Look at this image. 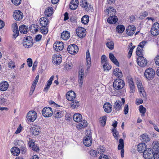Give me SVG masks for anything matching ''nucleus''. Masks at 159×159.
<instances>
[{"instance_id": "obj_1", "label": "nucleus", "mask_w": 159, "mask_h": 159, "mask_svg": "<svg viewBox=\"0 0 159 159\" xmlns=\"http://www.w3.org/2000/svg\"><path fill=\"white\" fill-rule=\"evenodd\" d=\"M125 85L124 81L120 78L117 79L115 80L113 84L114 88L117 90L122 89Z\"/></svg>"}, {"instance_id": "obj_2", "label": "nucleus", "mask_w": 159, "mask_h": 159, "mask_svg": "<svg viewBox=\"0 0 159 159\" xmlns=\"http://www.w3.org/2000/svg\"><path fill=\"white\" fill-rule=\"evenodd\" d=\"M155 73V71L153 69L149 68L145 70L144 75L145 78L150 80L154 78Z\"/></svg>"}, {"instance_id": "obj_3", "label": "nucleus", "mask_w": 159, "mask_h": 159, "mask_svg": "<svg viewBox=\"0 0 159 159\" xmlns=\"http://www.w3.org/2000/svg\"><path fill=\"white\" fill-rule=\"evenodd\" d=\"M154 152L152 148H147L144 151L143 157L146 159H152Z\"/></svg>"}, {"instance_id": "obj_4", "label": "nucleus", "mask_w": 159, "mask_h": 159, "mask_svg": "<svg viewBox=\"0 0 159 159\" xmlns=\"http://www.w3.org/2000/svg\"><path fill=\"white\" fill-rule=\"evenodd\" d=\"M23 40V44L25 48H30L33 45V39L31 37L28 36L26 37Z\"/></svg>"}, {"instance_id": "obj_5", "label": "nucleus", "mask_w": 159, "mask_h": 159, "mask_svg": "<svg viewBox=\"0 0 159 159\" xmlns=\"http://www.w3.org/2000/svg\"><path fill=\"white\" fill-rule=\"evenodd\" d=\"M37 117V113L35 111H30L27 115V119L30 121H34Z\"/></svg>"}, {"instance_id": "obj_6", "label": "nucleus", "mask_w": 159, "mask_h": 159, "mask_svg": "<svg viewBox=\"0 0 159 159\" xmlns=\"http://www.w3.org/2000/svg\"><path fill=\"white\" fill-rule=\"evenodd\" d=\"M151 34L154 36H157L159 34V23H155L152 25L151 30Z\"/></svg>"}, {"instance_id": "obj_7", "label": "nucleus", "mask_w": 159, "mask_h": 159, "mask_svg": "<svg viewBox=\"0 0 159 159\" xmlns=\"http://www.w3.org/2000/svg\"><path fill=\"white\" fill-rule=\"evenodd\" d=\"M79 48L75 44H73L69 45L67 48L68 52L71 54H75L78 52Z\"/></svg>"}, {"instance_id": "obj_8", "label": "nucleus", "mask_w": 159, "mask_h": 159, "mask_svg": "<svg viewBox=\"0 0 159 159\" xmlns=\"http://www.w3.org/2000/svg\"><path fill=\"white\" fill-rule=\"evenodd\" d=\"M53 113L52 109L49 107H46L43 108L42 111L43 115L45 117H51Z\"/></svg>"}, {"instance_id": "obj_9", "label": "nucleus", "mask_w": 159, "mask_h": 159, "mask_svg": "<svg viewBox=\"0 0 159 159\" xmlns=\"http://www.w3.org/2000/svg\"><path fill=\"white\" fill-rule=\"evenodd\" d=\"M92 142L91 135L90 133H87L86 135L84 138L83 143L87 147L90 146Z\"/></svg>"}, {"instance_id": "obj_10", "label": "nucleus", "mask_w": 159, "mask_h": 159, "mask_svg": "<svg viewBox=\"0 0 159 159\" xmlns=\"http://www.w3.org/2000/svg\"><path fill=\"white\" fill-rule=\"evenodd\" d=\"M64 47V43L61 41H56L53 45V48L55 51L57 52L62 50Z\"/></svg>"}, {"instance_id": "obj_11", "label": "nucleus", "mask_w": 159, "mask_h": 159, "mask_svg": "<svg viewBox=\"0 0 159 159\" xmlns=\"http://www.w3.org/2000/svg\"><path fill=\"white\" fill-rule=\"evenodd\" d=\"M138 65L142 67L146 66L147 64V61L146 59L142 56H139L137 60Z\"/></svg>"}, {"instance_id": "obj_12", "label": "nucleus", "mask_w": 159, "mask_h": 159, "mask_svg": "<svg viewBox=\"0 0 159 159\" xmlns=\"http://www.w3.org/2000/svg\"><path fill=\"white\" fill-rule=\"evenodd\" d=\"M76 34L79 38H83L86 35V30L84 28L79 27L76 29Z\"/></svg>"}, {"instance_id": "obj_13", "label": "nucleus", "mask_w": 159, "mask_h": 159, "mask_svg": "<svg viewBox=\"0 0 159 159\" xmlns=\"http://www.w3.org/2000/svg\"><path fill=\"white\" fill-rule=\"evenodd\" d=\"M136 28L133 25H130L128 26L126 29V34L128 36L132 35L135 33Z\"/></svg>"}, {"instance_id": "obj_14", "label": "nucleus", "mask_w": 159, "mask_h": 159, "mask_svg": "<svg viewBox=\"0 0 159 159\" xmlns=\"http://www.w3.org/2000/svg\"><path fill=\"white\" fill-rule=\"evenodd\" d=\"M13 17L14 19L17 20H21L23 17L22 13L19 10H16L14 12Z\"/></svg>"}, {"instance_id": "obj_15", "label": "nucleus", "mask_w": 159, "mask_h": 159, "mask_svg": "<svg viewBox=\"0 0 159 159\" xmlns=\"http://www.w3.org/2000/svg\"><path fill=\"white\" fill-rule=\"evenodd\" d=\"M76 95L74 92L72 91H70L67 92L66 94V98L70 101H74Z\"/></svg>"}, {"instance_id": "obj_16", "label": "nucleus", "mask_w": 159, "mask_h": 159, "mask_svg": "<svg viewBox=\"0 0 159 159\" xmlns=\"http://www.w3.org/2000/svg\"><path fill=\"white\" fill-rule=\"evenodd\" d=\"M103 107L106 113H109L112 111V106L109 102H106L104 103Z\"/></svg>"}, {"instance_id": "obj_17", "label": "nucleus", "mask_w": 159, "mask_h": 159, "mask_svg": "<svg viewBox=\"0 0 159 159\" xmlns=\"http://www.w3.org/2000/svg\"><path fill=\"white\" fill-rule=\"evenodd\" d=\"M147 149V145L144 143H139L138 145L137 150L140 153H143L144 151Z\"/></svg>"}, {"instance_id": "obj_18", "label": "nucleus", "mask_w": 159, "mask_h": 159, "mask_svg": "<svg viewBox=\"0 0 159 159\" xmlns=\"http://www.w3.org/2000/svg\"><path fill=\"white\" fill-rule=\"evenodd\" d=\"M30 132L32 134L34 135H38L41 132V129L37 126H34L30 129Z\"/></svg>"}, {"instance_id": "obj_19", "label": "nucleus", "mask_w": 159, "mask_h": 159, "mask_svg": "<svg viewBox=\"0 0 159 159\" xmlns=\"http://www.w3.org/2000/svg\"><path fill=\"white\" fill-rule=\"evenodd\" d=\"M30 141L29 142V144L30 147H31L32 150L34 151H36V152L38 151L39 150V147L37 145H35V142L32 139H29Z\"/></svg>"}, {"instance_id": "obj_20", "label": "nucleus", "mask_w": 159, "mask_h": 159, "mask_svg": "<svg viewBox=\"0 0 159 159\" xmlns=\"http://www.w3.org/2000/svg\"><path fill=\"white\" fill-rule=\"evenodd\" d=\"M78 4V0H72L70 4L69 7L72 10H75L77 7Z\"/></svg>"}, {"instance_id": "obj_21", "label": "nucleus", "mask_w": 159, "mask_h": 159, "mask_svg": "<svg viewBox=\"0 0 159 159\" xmlns=\"http://www.w3.org/2000/svg\"><path fill=\"white\" fill-rule=\"evenodd\" d=\"M86 58L87 70H88L90 68L91 64L90 55L89 50H88L86 52Z\"/></svg>"}, {"instance_id": "obj_22", "label": "nucleus", "mask_w": 159, "mask_h": 159, "mask_svg": "<svg viewBox=\"0 0 159 159\" xmlns=\"http://www.w3.org/2000/svg\"><path fill=\"white\" fill-rule=\"evenodd\" d=\"M39 21L42 27H46L49 22L48 20L45 17L41 18Z\"/></svg>"}, {"instance_id": "obj_23", "label": "nucleus", "mask_w": 159, "mask_h": 159, "mask_svg": "<svg viewBox=\"0 0 159 159\" xmlns=\"http://www.w3.org/2000/svg\"><path fill=\"white\" fill-rule=\"evenodd\" d=\"M137 85L139 90L140 93H141L143 97H145L146 96V93L144 91L142 83L140 82H137Z\"/></svg>"}, {"instance_id": "obj_24", "label": "nucleus", "mask_w": 159, "mask_h": 159, "mask_svg": "<svg viewBox=\"0 0 159 159\" xmlns=\"http://www.w3.org/2000/svg\"><path fill=\"white\" fill-rule=\"evenodd\" d=\"M109 57L111 60L114 64L118 66H119V64L117 59L115 57L113 54L111 53H109Z\"/></svg>"}, {"instance_id": "obj_25", "label": "nucleus", "mask_w": 159, "mask_h": 159, "mask_svg": "<svg viewBox=\"0 0 159 159\" xmlns=\"http://www.w3.org/2000/svg\"><path fill=\"white\" fill-rule=\"evenodd\" d=\"M118 20L117 17L115 15H113L109 17L107 20V22L110 24H114L116 23Z\"/></svg>"}, {"instance_id": "obj_26", "label": "nucleus", "mask_w": 159, "mask_h": 159, "mask_svg": "<svg viewBox=\"0 0 159 159\" xmlns=\"http://www.w3.org/2000/svg\"><path fill=\"white\" fill-rule=\"evenodd\" d=\"M8 87V84L6 81L2 82L0 84V90L1 91H5L6 90Z\"/></svg>"}, {"instance_id": "obj_27", "label": "nucleus", "mask_w": 159, "mask_h": 159, "mask_svg": "<svg viewBox=\"0 0 159 159\" xmlns=\"http://www.w3.org/2000/svg\"><path fill=\"white\" fill-rule=\"evenodd\" d=\"M122 103L121 101L116 100L113 105L114 108L117 111H119L122 109Z\"/></svg>"}, {"instance_id": "obj_28", "label": "nucleus", "mask_w": 159, "mask_h": 159, "mask_svg": "<svg viewBox=\"0 0 159 159\" xmlns=\"http://www.w3.org/2000/svg\"><path fill=\"white\" fill-rule=\"evenodd\" d=\"M19 29L20 33L24 34H26L28 31V26L24 25L20 26Z\"/></svg>"}, {"instance_id": "obj_29", "label": "nucleus", "mask_w": 159, "mask_h": 159, "mask_svg": "<svg viewBox=\"0 0 159 159\" xmlns=\"http://www.w3.org/2000/svg\"><path fill=\"white\" fill-rule=\"evenodd\" d=\"M140 137H141V140L143 142H145L147 143L150 140L149 136L146 134H144L141 135Z\"/></svg>"}, {"instance_id": "obj_30", "label": "nucleus", "mask_w": 159, "mask_h": 159, "mask_svg": "<svg viewBox=\"0 0 159 159\" xmlns=\"http://www.w3.org/2000/svg\"><path fill=\"white\" fill-rule=\"evenodd\" d=\"M39 28V25L33 24L30 27V30L33 33H35L38 31Z\"/></svg>"}, {"instance_id": "obj_31", "label": "nucleus", "mask_w": 159, "mask_h": 159, "mask_svg": "<svg viewBox=\"0 0 159 159\" xmlns=\"http://www.w3.org/2000/svg\"><path fill=\"white\" fill-rule=\"evenodd\" d=\"M53 11V8L52 7H48L47 8L45 9L44 11V14L45 16L48 17L50 16L52 14V11Z\"/></svg>"}, {"instance_id": "obj_32", "label": "nucleus", "mask_w": 159, "mask_h": 159, "mask_svg": "<svg viewBox=\"0 0 159 159\" xmlns=\"http://www.w3.org/2000/svg\"><path fill=\"white\" fill-rule=\"evenodd\" d=\"M70 37V33L68 31H63L62 33L61 38L64 40H66Z\"/></svg>"}, {"instance_id": "obj_33", "label": "nucleus", "mask_w": 159, "mask_h": 159, "mask_svg": "<svg viewBox=\"0 0 159 159\" xmlns=\"http://www.w3.org/2000/svg\"><path fill=\"white\" fill-rule=\"evenodd\" d=\"M129 86L130 88V93H133L135 91V87L134 86V83L132 80L130 79L129 81Z\"/></svg>"}, {"instance_id": "obj_34", "label": "nucleus", "mask_w": 159, "mask_h": 159, "mask_svg": "<svg viewBox=\"0 0 159 159\" xmlns=\"http://www.w3.org/2000/svg\"><path fill=\"white\" fill-rule=\"evenodd\" d=\"M20 149L16 147H13L11 149V152L14 156H18L20 153Z\"/></svg>"}, {"instance_id": "obj_35", "label": "nucleus", "mask_w": 159, "mask_h": 159, "mask_svg": "<svg viewBox=\"0 0 159 159\" xmlns=\"http://www.w3.org/2000/svg\"><path fill=\"white\" fill-rule=\"evenodd\" d=\"M73 119L75 121L78 122L80 121L81 119H82V116L80 114L76 113L74 115Z\"/></svg>"}, {"instance_id": "obj_36", "label": "nucleus", "mask_w": 159, "mask_h": 159, "mask_svg": "<svg viewBox=\"0 0 159 159\" xmlns=\"http://www.w3.org/2000/svg\"><path fill=\"white\" fill-rule=\"evenodd\" d=\"M54 117L55 118H60L63 116L62 111L59 110L55 111L53 112Z\"/></svg>"}, {"instance_id": "obj_37", "label": "nucleus", "mask_w": 159, "mask_h": 159, "mask_svg": "<svg viewBox=\"0 0 159 159\" xmlns=\"http://www.w3.org/2000/svg\"><path fill=\"white\" fill-rule=\"evenodd\" d=\"M125 29V27L122 25H119L116 27L117 32L119 34L122 33Z\"/></svg>"}, {"instance_id": "obj_38", "label": "nucleus", "mask_w": 159, "mask_h": 159, "mask_svg": "<svg viewBox=\"0 0 159 159\" xmlns=\"http://www.w3.org/2000/svg\"><path fill=\"white\" fill-rule=\"evenodd\" d=\"M102 65L104 71H109L111 68V65H110L108 63H104Z\"/></svg>"}, {"instance_id": "obj_39", "label": "nucleus", "mask_w": 159, "mask_h": 159, "mask_svg": "<svg viewBox=\"0 0 159 159\" xmlns=\"http://www.w3.org/2000/svg\"><path fill=\"white\" fill-rule=\"evenodd\" d=\"M89 20V17L87 15H85L83 16L81 19V21L84 24H87Z\"/></svg>"}, {"instance_id": "obj_40", "label": "nucleus", "mask_w": 159, "mask_h": 159, "mask_svg": "<svg viewBox=\"0 0 159 159\" xmlns=\"http://www.w3.org/2000/svg\"><path fill=\"white\" fill-rule=\"evenodd\" d=\"M80 5L81 7L85 8V9L88 7V5H89V4L86 0H82L80 2Z\"/></svg>"}, {"instance_id": "obj_41", "label": "nucleus", "mask_w": 159, "mask_h": 159, "mask_svg": "<svg viewBox=\"0 0 159 159\" xmlns=\"http://www.w3.org/2000/svg\"><path fill=\"white\" fill-rule=\"evenodd\" d=\"M153 149L156 151H158L159 150V142L157 141H155L153 142Z\"/></svg>"}, {"instance_id": "obj_42", "label": "nucleus", "mask_w": 159, "mask_h": 159, "mask_svg": "<svg viewBox=\"0 0 159 159\" xmlns=\"http://www.w3.org/2000/svg\"><path fill=\"white\" fill-rule=\"evenodd\" d=\"M107 117L106 116H103L100 118V121L103 126L105 125Z\"/></svg>"}, {"instance_id": "obj_43", "label": "nucleus", "mask_w": 159, "mask_h": 159, "mask_svg": "<svg viewBox=\"0 0 159 159\" xmlns=\"http://www.w3.org/2000/svg\"><path fill=\"white\" fill-rule=\"evenodd\" d=\"M139 112L141 114L142 116H144L145 115V113L146 112V109L143 106L140 105L139 106Z\"/></svg>"}, {"instance_id": "obj_44", "label": "nucleus", "mask_w": 159, "mask_h": 159, "mask_svg": "<svg viewBox=\"0 0 159 159\" xmlns=\"http://www.w3.org/2000/svg\"><path fill=\"white\" fill-rule=\"evenodd\" d=\"M71 107L74 108H75L79 107L80 105V103L79 101H76L72 102L71 103Z\"/></svg>"}, {"instance_id": "obj_45", "label": "nucleus", "mask_w": 159, "mask_h": 159, "mask_svg": "<svg viewBox=\"0 0 159 159\" xmlns=\"http://www.w3.org/2000/svg\"><path fill=\"white\" fill-rule=\"evenodd\" d=\"M105 63H108V59L105 55H103L101 57V64H103Z\"/></svg>"}, {"instance_id": "obj_46", "label": "nucleus", "mask_w": 159, "mask_h": 159, "mask_svg": "<svg viewBox=\"0 0 159 159\" xmlns=\"http://www.w3.org/2000/svg\"><path fill=\"white\" fill-rule=\"evenodd\" d=\"M106 45L111 50H112L114 48V43L113 41L107 42Z\"/></svg>"}, {"instance_id": "obj_47", "label": "nucleus", "mask_w": 159, "mask_h": 159, "mask_svg": "<svg viewBox=\"0 0 159 159\" xmlns=\"http://www.w3.org/2000/svg\"><path fill=\"white\" fill-rule=\"evenodd\" d=\"M40 30L41 33L43 34H47L48 32V29L46 27H41Z\"/></svg>"}, {"instance_id": "obj_48", "label": "nucleus", "mask_w": 159, "mask_h": 159, "mask_svg": "<svg viewBox=\"0 0 159 159\" xmlns=\"http://www.w3.org/2000/svg\"><path fill=\"white\" fill-rule=\"evenodd\" d=\"M112 132L113 134L114 137L116 139H118V136L119 134V133L115 129H112Z\"/></svg>"}, {"instance_id": "obj_49", "label": "nucleus", "mask_w": 159, "mask_h": 159, "mask_svg": "<svg viewBox=\"0 0 159 159\" xmlns=\"http://www.w3.org/2000/svg\"><path fill=\"white\" fill-rule=\"evenodd\" d=\"M87 122H84V123H83V124L80 123H79L77 126V127L78 129H80L82 128H84L85 127L87 126Z\"/></svg>"}, {"instance_id": "obj_50", "label": "nucleus", "mask_w": 159, "mask_h": 159, "mask_svg": "<svg viewBox=\"0 0 159 159\" xmlns=\"http://www.w3.org/2000/svg\"><path fill=\"white\" fill-rule=\"evenodd\" d=\"M97 153V152L93 150H91L89 151L90 155L93 157L97 156L98 154Z\"/></svg>"}, {"instance_id": "obj_51", "label": "nucleus", "mask_w": 159, "mask_h": 159, "mask_svg": "<svg viewBox=\"0 0 159 159\" xmlns=\"http://www.w3.org/2000/svg\"><path fill=\"white\" fill-rule=\"evenodd\" d=\"M36 85V84H35V83H33L30 92V94H32L33 93L35 89Z\"/></svg>"}, {"instance_id": "obj_52", "label": "nucleus", "mask_w": 159, "mask_h": 159, "mask_svg": "<svg viewBox=\"0 0 159 159\" xmlns=\"http://www.w3.org/2000/svg\"><path fill=\"white\" fill-rule=\"evenodd\" d=\"M79 86L82 87L83 82V76H79Z\"/></svg>"}, {"instance_id": "obj_53", "label": "nucleus", "mask_w": 159, "mask_h": 159, "mask_svg": "<svg viewBox=\"0 0 159 159\" xmlns=\"http://www.w3.org/2000/svg\"><path fill=\"white\" fill-rule=\"evenodd\" d=\"M148 12H147L146 11H144L142 13V14L140 16L139 18L140 19L142 20V19H143L146 16H148Z\"/></svg>"}, {"instance_id": "obj_54", "label": "nucleus", "mask_w": 159, "mask_h": 159, "mask_svg": "<svg viewBox=\"0 0 159 159\" xmlns=\"http://www.w3.org/2000/svg\"><path fill=\"white\" fill-rule=\"evenodd\" d=\"M28 66L30 67L32 65V60L31 58H29L27 60Z\"/></svg>"}, {"instance_id": "obj_55", "label": "nucleus", "mask_w": 159, "mask_h": 159, "mask_svg": "<svg viewBox=\"0 0 159 159\" xmlns=\"http://www.w3.org/2000/svg\"><path fill=\"white\" fill-rule=\"evenodd\" d=\"M152 159H159V152L156 151L154 152Z\"/></svg>"}, {"instance_id": "obj_56", "label": "nucleus", "mask_w": 159, "mask_h": 159, "mask_svg": "<svg viewBox=\"0 0 159 159\" xmlns=\"http://www.w3.org/2000/svg\"><path fill=\"white\" fill-rule=\"evenodd\" d=\"M51 84H52V83L47 82L46 87H45L44 88V89H43V91L44 92H47V91H48V89H49V88L50 87V86Z\"/></svg>"}, {"instance_id": "obj_57", "label": "nucleus", "mask_w": 159, "mask_h": 159, "mask_svg": "<svg viewBox=\"0 0 159 159\" xmlns=\"http://www.w3.org/2000/svg\"><path fill=\"white\" fill-rule=\"evenodd\" d=\"M12 3L15 5H18L21 2V0H11Z\"/></svg>"}, {"instance_id": "obj_58", "label": "nucleus", "mask_w": 159, "mask_h": 159, "mask_svg": "<svg viewBox=\"0 0 159 159\" xmlns=\"http://www.w3.org/2000/svg\"><path fill=\"white\" fill-rule=\"evenodd\" d=\"M59 55L57 54L53 56L52 58V62L53 64H55L56 61L57 60Z\"/></svg>"}, {"instance_id": "obj_59", "label": "nucleus", "mask_w": 159, "mask_h": 159, "mask_svg": "<svg viewBox=\"0 0 159 159\" xmlns=\"http://www.w3.org/2000/svg\"><path fill=\"white\" fill-rule=\"evenodd\" d=\"M105 151V150L104 149V148L102 147V148H98V149L97 152L99 154H101L102 153H103Z\"/></svg>"}, {"instance_id": "obj_60", "label": "nucleus", "mask_w": 159, "mask_h": 159, "mask_svg": "<svg viewBox=\"0 0 159 159\" xmlns=\"http://www.w3.org/2000/svg\"><path fill=\"white\" fill-rule=\"evenodd\" d=\"M72 67V64H66L65 66V69L66 70H68L71 69Z\"/></svg>"}, {"instance_id": "obj_61", "label": "nucleus", "mask_w": 159, "mask_h": 159, "mask_svg": "<svg viewBox=\"0 0 159 159\" xmlns=\"http://www.w3.org/2000/svg\"><path fill=\"white\" fill-rule=\"evenodd\" d=\"M42 38V36L41 35L38 34L35 37L34 40L36 41H38L41 40V38Z\"/></svg>"}, {"instance_id": "obj_62", "label": "nucleus", "mask_w": 159, "mask_h": 159, "mask_svg": "<svg viewBox=\"0 0 159 159\" xmlns=\"http://www.w3.org/2000/svg\"><path fill=\"white\" fill-rule=\"evenodd\" d=\"M129 108L127 104H126L125 106L124 111L125 115L127 114L128 112Z\"/></svg>"}, {"instance_id": "obj_63", "label": "nucleus", "mask_w": 159, "mask_h": 159, "mask_svg": "<svg viewBox=\"0 0 159 159\" xmlns=\"http://www.w3.org/2000/svg\"><path fill=\"white\" fill-rule=\"evenodd\" d=\"M14 34H13V37H14L15 39H16V38L18 36L19 34V30L18 29L16 30H14L13 31Z\"/></svg>"}, {"instance_id": "obj_64", "label": "nucleus", "mask_w": 159, "mask_h": 159, "mask_svg": "<svg viewBox=\"0 0 159 159\" xmlns=\"http://www.w3.org/2000/svg\"><path fill=\"white\" fill-rule=\"evenodd\" d=\"M147 43V42L146 41L143 40L142 42H140L139 44V46L141 48H143L144 47V46L145 44Z\"/></svg>"}]
</instances>
